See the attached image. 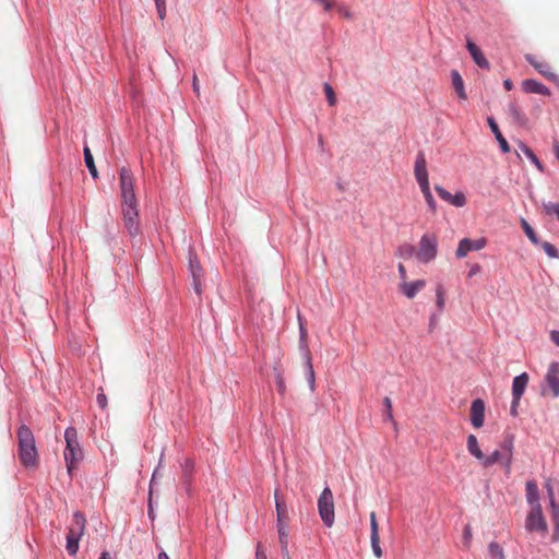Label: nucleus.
<instances>
[{"mask_svg": "<svg viewBox=\"0 0 559 559\" xmlns=\"http://www.w3.org/2000/svg\"><path fill=\"white\" fill-rule=\"evenodd\" d=\"M158 559H170V558L167 556V554H166V552H164V551H163V552H160V554L158 555Z\"/></svg>", "mask_w": 559, "mask_h": 559, "instance_id": "62", "label": "nucleus"}, {"mask_svg": "<svg viewBox=\"0 0 559 559\" xmlns=\"http://www.w3.org/2000/svg\"><path fill=\"white\" fill-rule=\"evenodd\" d=\"M157 475H158V469H155L153 473L152 479H151V485L156 480Z\"/></svg>", "mask_w": 559, "mask_h": 559, "instance_id": "60", "label": "nucleus"}, {"mask_svg": "<svg viewBox=\"0 0 559 559\" xmlns=\"http://www.w3.org/2000/svg\"><path fill=\"white\" fill-rule=\"evenodd\" d=\"M383 405H384V417L386 420H390L392 421L393 424H395L394 421V418H393V413H392V401L390 397L385 396L383 399Z\"/></svg>", "mask_w": 559, "mask_h": 559, "instance_id": "33", "label": "nucleus"}, {"mask_svg": "<svg viewBox=\"0 0 559 559\" xmlns=\"http://www.w3.org/2000/svg\"><path fill=\"white\" fill-rule=\"evenodd\" d=\"M471 537H472L471 527L467 525L464 530V539H465V543L467 546L469 545Z\"/></svg>", "mask_w": 559, "mask_h": 559, "instance_id": "51", "label": "nucleus"}, {"mask_svg": "<svg viewBox=\"0 0 559 559\" xmlns=\"http://www.w3.org/2000/svg\"><path fill=\"white\" fill-rule=\"evenodd\" d=\"M158 17L164 20L166 16V0L155 1Z\"/></svg>", "mask_w": 559, "mask_h": 559, "instance_id": "43", "label": "nucleus"}, {"mask_svg": "<svg viewBox=\"0 0 559 559\" xmlns=\"http://www.w3.org/2000/svg\"><path fill=\"white\" fill-rule=\"evenodd\" d=\"M298 322H299V334H300L299 345H300V349L304 352V356L306 359L307 380L309 382L311 391H313L314 383H316V376H314V370H313L312 360H311V353H310V349H309L308 343H307L308 332H307L305 322L302 321V318L300 314H298Z\"/></svg>", "mask_w": 559, "mask_h": 559, "instance_id": "8", "label": "nucleus"}, {"mask_svg": "<svg viewBox=\"0 0 559 559\" xmlns=\"http://www.w3.org/2000/svg\"><path fill=\"white\" fill-rule=\"evenodd\" d=\"M520 148L523 152V154L531 159V162L537 167V169L542 173H544L545 168L544 165L540 163V160L537 158V156L534 154V152L525 144H520Z\"/></svg>", "mask_w": 559, "mask_h": 559, "instance_id": "27", "label": "nucleus"}, {"mask_svg": "<svg viewBox=\"0 0 559 559\" xmlns=\"http://www.w3.org/2000/svg\"><path fill=\"white\" fill-rule=\"evenodd\" d=\"M66 449L63 457L66 461L68 474L72 477L74 471L78 468L79 463L83 459V452L78 440L76 429L69 427L64 432Z\"/></svg>", "mask_w": 559, "mask_h": 559, "instance_id": "3", "label": "nucleus"}, {"mask_svg": "<svg viewBox=\"0 0 559 559\" xmlns=\"http://www.w3.org/2000/svg\"><path fill=\"white\" fill-rule=\"evenodd\" d=\"M337 10H338V12H340L344 17H346V19H350V17H352V13H350V11H349L346 7H344V5H340Z\"/></svg>", "mask_w": 559, "mask_h": 559, "instance_id": "49", "label": "nucleus"}, {"mask_svg": "<svg viewBox=\"0 0 559 559\" xmlns=\"http://www.w3.org/2000/svg\"><path fill=\"white\" fill-rule=\"evenodd\" d=\"M550 338L551 341L557 345L559 346V330L558 331H552L550 333Z\"/></svg>", "mask_w": 559, "mask_h": 559, "instance_id": "52", "label": "nucleus"}, {"mask_svg": "<svg viewBox=\"0 0 559 559\" xmlns=\"http://www.w3.org/2000/svg\"><path fill=\"white\" fill-rule=\"evenodd\" d=\"M255 559H267L266 554L260 543L257 545Z\"/></svg>", "mask_w": 559, "mask_h": 559, "instance_id": "46", "label": "nucleus"}, {"mask_svg": "<svg viewBox=\"0 0 559 559\" xmlns=\"http://www.w3.org/2000/svg\"><path fill=\"white\" fill-rule=\"evenodd\" d=\"M397 270H399V275H400L401 282L406 281L407 273H406V269H405L404 264L400 263L397 266Z\"/></svg>", "mask_w": 559, "mask_h": 559, "instance_id": "47", "label": "nucleus"}, {"mask_svg": "<svg viewBox=\"0 0 559 559\" xmlns=\"http://www.w3.org/2000/svg\"><path fill=\"white\" fill-rule=\"evenodd\" d=\"M503 85H504V87H506V90H507V91H510V90L512 88V86H513V85H512V82H511L510 80H506V81L503 82Z\"/></svg>", "mask_w": 559, "mask_h": 559, "instance_id": "56", "label": "nucleus"}, {"mask_svg": "<svg viewBox=\"0 0 559 559\" xmlns=\"http://www.w3.org/2000/svg\"><path fill=\"white\" fill-rule=\"evenodd\" d=\"M525 530L530 533H538L542 537L547 535L548 524L540 504L531 508L525 519Z\"/></svg>", "mask_w": 559, "mask_h": 559, "instance_id": "7", "label": "nucleus"}, {"mask_svg": "<svg viewBox=\"0 0 559 559\" xmlns=\"http://www.w3.org/2000/svg\"><path fill=\"white\" fill-rule=\"evenodd\" d=\"M275 507L277 513V525L287 524L289 520L288 509L286 502L283 498L278 497L277 491H275Z\"/></svg>", "mask_w": 559, "mask_h": 559, "instance_id": "19", "label": "nucleus"}, {"mask_svg": "<svg viewBox=\"0 0 559 559\" xmlns=\"http://www.w3.org/2000/svg\"><path fill=\"white\" fill-rule=\"evenodd\" d=\"M527 62L533 66L542 75L547 78L548 80H555L556 74L551 71V67L546 61H538L536 57L527 55Z\"/></svg>", "mask_w": 559, "mask_h": 559, "instance_id": "17", "label": "nucleus"}, {"mask_svg": "<svg viewBox=\"0 0 559 559\" xmlns=\"http://www.w3.org/2000/svg\"><path fill=\"white\" fill-rule=\"evenodd\" d=\"M488 550L491 556V559H506L503 549L498 543H490L488 546Z\"/></svg>", "mask_w": 559, "mask_h": 559, "instance_id": "29", "label": "nucleus"}, {"mask_svg": "<svg viewBox=\"0 0 559 559\" xmlns=\"http://www.w3.org/2000/svg\"><path fill=\"white\" fill-rule=\"evenodd\" d=\"M281 550H282L283 559H292L289 551H288V546H285V545L281 546Z\"/></svg>", "mask_w": 559, "mask_h": 559, "instance_id": "54", "label": "nucleus"}, {"mask_svg": "<svg viewBox=\"0 0 559 559\" xmlns=\"http://www.w3.org/2000/svg\"><path fill=\"white\" fill-rule=\"evenodd\" d=\"M487 245V240L485 238L478 239H469L463 238L460 240L455 255L459 259L466 257L471 251H479L484 249Z\"/></svg>", "mask_w": 559, "mask_h": 559, "instance_id": "10", "label": "nucleus"}, {"mask_svg": "<svg viewBox=\"0 0 559 559\" xmlns=\"http://www.w3.org/2000/svg\"><path fill=\"white\" fill-rule=\"evenodd\" d=\"M436 305L439 311H442L444 309L445 305V297H444V289L442 285H438L436 288Z\"/></svg>", "mask_w": 559, "mask_h": 559, "instance_id": "32", "label": "nucleus"}, {"mask_svg": "<svg viewBox=\"0 0 559 559\" xmlns=\"http://www.w3.org/2000/svg\"><path fill=\"white\" fill-rule=\"evenodd\" d=\"M554 151H555V155L556 157L558 158L559 160V143L558 142H555L554 144Z\"/></svg>", "mask_w": 559, "mask_h": 559, "instance_id": "57", "label": "nucleus"}, {"mask_svg": "<svg viewBox=\"0 0 559 559\" xmlns=\"http://www.w3.org/2000/svg\"><path fill=\"white\" fill-rule=\"evenodd\" d=\"M370 539H371V548H372L373 555L380 559L383 555L382 549L380 547V537L370 538Z\"/></svg>", "mask_w": 559, "mask_h": 559, "instance_id": "41", "label": "nucleus"}, {"mask_svg": "<svg viewBox=\"0 0 559 559\" xmlns=\"http://www.w3.org/2000/svg\"><path fill=\"white\" fill-rule=\"evenodd\" d=\"M487 122H488L492 133L495 134L497 141L499 142L501 151L503 153H508L510 151V146H509L507 140L504 139V136L502 135V133L500 132L499 127L496 123L495 119L489 117L487 119Z\"/></svg>", "mask_w": 559, "mask_h": 559, "instance_id": "21", "label": "nucleus"}, {"mask_svg": "<svg viewBox=\"0 0 559 559\" xmlns=\"http://www.w3.org/2000/svg\"><path fill=\"white\" fill-rule=\"evenodd\" d=\"M508 114L511 117L512 121L520 127H525L528 122V118L526 117L525 112L522 110V108L518 105L516 102H512L509 104Z\"/></svg>", "mask_w": 559, "mask_h": 559, "instance_id": "18", "label": "nucleus"}, {"mask_svg": "<svg viewBox=\"0 0 559 559\" xmlns=\"http://www.w3.org/2000/svg\"><path fill=\"white\" fill-rule=\"evenodd\" d=\"M526 499L530 503L531 508H534L536 504L539 503V491L537 485L530 480L526 483Z\"/></svg>", "mask_w": 559, "mask_h": 559, "instance_id": "23", "label": "nucleus"}, {"mask_svg": "<svg viewBox=\"0 0 559 559\" xmlns=\"http://www.w3.org/2000/svg\"><path fill=\"white\" fill-rule=\"evenodd\" d=\"M466 48H467L468 52L471 53L474 62L479 68L487 69V70L490 68L488 60L485 58L484 53L481 52V50L479 49V47L476 44H474L471 40H467Z\"/></svg>", "mask_w": 559, "mask_h": 559, "instance_id": "16", "label": "nucleus"}, {"mask_svg": "<svg viewBox=\"0 0 559 559\" xmlns=\"http://www.w3.org/2000/svg\"><path fill=\"white\" fill-rule=\"evenodd\" d=\"M414 175L420 189L430 187L427 171V163L423 152H419L416 156L414 165Z\"/></svg>", "mask_w": 559, "mask_h": 559, "instance_id": "11", "label": "nucleus"}, {"mask_svg": "<svg viewBox=\"0 0 559 559\" xmlns=\"http://www.w3.org/2000/svg\"><path fill=\"white\" fill-rule=\"evenodd\" d=\"M324 7V10L329 11L334 7V2L331 0H318Z\"/></svg>", "mask_w": 559, "mask_h": 559, "instance_id": "50", "label": "nucleus"}, {"mask_svg": "<svg viewBox=\"0 0 559 559\" xmlns=\"http://www.w3.org/2000/svg\"><path fill=\"white\" fill-rule=\"evenodd\" d=\"M558 539H559V530H557V525H555L554 540L557 542Z\"/></svg>", "mask_w": 559, "mask_h": 559, "instance_id": "59", "label": "nucleus"}, {"mask_svg": "<svg viewBox=\"0 0 559 559\" xmlns=\"http://www.w3.org/2000/svg\"><path fill=\"white\" fill-rule=\"evenodd\" d=\"M426 286L425 280H417L414 282H401L399 290L408 299H413Z\"/></svg>", "mask_w": 559, "mask_h": 559, "instance_id": "13", "label": "nucleus"}, {"mask_svg": "<svg viewBox=\"0 0 559 559\" xmlns=\"http://www.w3.org/2000/svg\"><path fill=\"white\" fill-rule=\"evenodd\" d=\"M521 225H522V228H523L525 235L527 236V238L534 245H538L539 243L538 238H537L534 229L532 228V226L525 219H522Z\"/></svg>", "mask_w": 559, "mask_h": 559, "instance_id": "30", "label": "nucleus"}, {"mask_svg": "<svg viewBox=\"0 0 559 559\" xmlns=\"http://www.w3.org/2000/svg\"><path fill=\"white\" fill-rule=\"evenodd\" d=\"M396 254L403 259H411L413 255L416 257V248L411 243H403L397 248Z\"/></svg>", "mask_w": 559, "mask_h": 559, "instance_id": "28", "label": "nucleus"}, {"mask_svg": "<svg viewBox=\"0 0 559 559\" xmlns=\"http://www.w3.org/2000/svg\"><path fill=\"white\" fill-rule=\"evenodd\" d=\"M193 288L198 296L202 293V286H201V277L193 280Z\"/></svg>", "mask_w": 559, "mask_h": 559, "instance_id": "48", "label": "nucleus"}, {"mask_svg": "<svg viewBox=\"0 0 559 559\" xmlns=\"http://www.w3.org/2000/svg\"><path fill=\"white\" fill-rule=\"evenodd\" d=\"M548 495L550 500L552 520L555 522V525H557V530L559 531V504L555 500L554 490L551 486H548Z\"/></svg>", "mask_w": 559, "mask_h": 559, "instance_id": "26", "label": "nucleus"}, {"mask_svg": "<svg viewBox=\"0 0 559 559\" xmlns=\"http://www.w3.org/2000/svg\"><path fill=\"white\" fill-rule=\"evenodd\" d=\"M513 454V437H508L500 448L493 451L490 455L486 456L483 462L484 467H489L496 463L504 465L507 473L510 472Z\"/></svg>", "mask_w": 559, "mask_h": 559, "instance_id": "4", "label": "nucleus"}, {"mask_svg": "<svg viewBox=\"0 0 559 559\" xmlns=\"http://www.w3.org/2000/svg\"><path fill=\"white\" fill-rule=\"evenodd\" d=\"M450 204L462 207L466 204V197L463 192H457L454 195H452V199L450 201Z\"/></svg>", "mask_w": 559, "mask_h": 559, "instance_id": "37", "label": "nucleus"}, {"mask_svg": "<svg viewBox=\"0 0 559 559\" xmlns=\"http://www.w3.org/2000/svg\"><path fill=\"white\" fill-rule=\"evenodd\" d=\"M542 248L544 249V251L546 252V254L549 258L556 259L559 257V252H558L557 248L554 245H551L550 242H547V241L543 242Z\"/></svg>", "mask_w": 559, "mask_h": 559, "instance_id": "38", "label": "nucleus"}, {"mask_svg": "<svg viewBox=\"0 0 559 559\" xmlns=\"http://www.w3.org/2000/svg\"><path fill=\"white\" fill-rule=\"evenodd\" d=\"M546 382L554 397L559 396V362L550 364L546 374Z\"/></svg>", "mask_w": 559, "mask_h": 559, "instance_id": "14", "label": "nucleus"}, {"mask_svg": "<svg viewBox=\"0 0 559 559\" xmlns=\"http://www.w3.org/2000/svg\"><path fill=\"white\" fill-rule=\"evenodd\" d=\"M96 400H97V404L99 407H102V408L107 407V396L105 395L103 390L97 394Z\"/></svg>", "mask_w": 559, "mask_h": 559, "instance_id": "45", "label": "nucleus"}, {"mask_svg": "<svg viewBox=\"0 0 559 559\" xmlns=\"http://www.w3.org/2000/svg\"><path fill=\"white\" fill-rule=\"evenodd\" d=\"M370 538L380 537L379 535V524L377 521V516L374 512L370 513Z\"/></svg>", "mask_w": 559, "mask_h": 559, "instance_id": "34", "label": "nucleus"}, {"mask_svg": "<svg viewBox=\"0 0 559 559\" xmlns=\"http://www.w3.org/2000/svg\"><path fill=\"white\" fill-rule=\"evenodd\" d=\"M190 272L193 280L201 277L202 267L198 261L190 259Z\"/></svg>", "mask_w": 559, "mask_h": 559, "instance_id": "39", "label": "nucleus"}, {"mask_svg": "<svg viewBox=\"0 0 559 559\" xmlns=\"http://www.w3.org/2000/svg\"><path fill=\"white\" fill-rule=\"evenodd\" d=\"M83 153H84V162H85L86 167L88 168L90 174L92 175V177L94 179L98 178V171L95 166L91 150L87 146H85Z\"/></svg>", "mask_w": 559, "mask_h": 559, "instance_id": "25", "label": "nucleus"}, {"mask_svg": "<svg viewBox=\"0 0 559 559\" xmlns=\"http://www.w3.org/2000/svg\"><path fill=\"white\" fill-rule=\"evenodd\" d=\"M519 404H514V400L512 401V406H511V414L513 416L516 415V407H518Z\"/></svg>", "mask_w": 559, "mask_h": 559, "instance_id": "58", "label": "nucleus"}, {"mask_svg": "<svg viewBox=\"0 0 559 559\" xmlns=\"http://www.w3.org/2000/svg\"><path fill=\"white\" fill-rule=\"evenodd\" d=\"M435 190L436 192L438 193V195L443 200V201H447L450 203L451 199H452V194L447 191L444 188H442L441 186H436L435 187Z\"/></svg>", "mask_w": 559, "mask_h": 559, "instance_id": "42", "label": "nucleus"}, {"mask_svg": "<svg viewBox=\"0 0 559 559\" xmlns=\"http://www.w3.org/2000/svg\"><path fill=\"white\" fill-rule=\"evenodd\" d=\"M99 559H111V558H110V556H109V554L107 551H104V552H102Z\"/></svg>", "mask_w": 559, "mask_h": 559, "instance_id": "61", "label": "nucleus"}, {"mask_svg": "<svg viewBox=\"0 0 559 559\" xmlns=\"http://www.w3.org/2000/svg\"><path fill=\"white\" fill-rule=\"evenodd\" d=\"M452 83L461 99H466L467 95L464 90V82L460 73L455 70L452 71Z\"/></svg>", "mask_w": 559, "mask_h": 559, "instance_id": "24", "label": "nucleus"}, {"mask_svg": "<svg viewBox=\"0 0 559 559\" xmlns=\"http://www.w3.org/2000/svg\"><path fill=\"white\" fill-rule=\"evenodd\" d=\"M544 211L547 215H556L559 221V203H544Z\"/></svg>", "mask_w": 559, "mask_h": 559, "instance_id": "36", "label": "nucleus"}, {"mask_svg": "<svg viewBox=\"0 0 559 559\" xmlns=\"http://www.w3.org/2000/svg\"><path fill=\"white\" fill-rule=\"evenodd\" d=\"M86 526L85 516L76 511L73 513L72 523L69 526L67 535V550L70 555H75L79 550V540L83 536Z\"/></svg>", "mask_w": 559, "mask_h": 559, "instance_id": "5", "label": "nucleus"}, {"mask_svg": "<svg viewBox=\"0 0 559 559\" xmlns=\"http://www.w3.org/2000/svg\"><path fill=\"white\" fill-rule=\"evenodd\" d=\"M528 383V374L523 372L522 374L515 377L512 383V396L514 399V404H519L526 386Z\"/></svg>", "mask_w": 559, "mask_h": 559, "instance_id": "15", "label": "nucleus"}, {"mask_svg": "<svg viewBox=\"0 0 559 559\" xmlns=\"http://www.w3.org/2000/svg\"><path fill=\"white\" fill-rule=\"evenodd\" d=\"M324 93L326 95L329 104L331 106L335 105V103H336L335 93H334L332 86L329 83L324 84Z\"/></svg>", "mask_w": 559, "mask_h": 559, "instance_id": "40", "label": "nucleus"}, {"mask_svg": "<svg viewBox=\"0 0 559 559\" xmlns=\"http://www.w3.org/2000/svg\"><path fill=\"white\" fill-rule=\"evenodd\" d=\"M424 197H425V200L430 209V211L432 213H436L437 211V204H436V201L432 197V193H431V190H430V187H427V188H424V189H420Z\"/></svg>", "mask_w": 559, "mask_h": 559, "instance_id": "31", "label": "nucleus"}, {"mask_svg": "<svg viewBox=\"0 0 559 559\" xmlns=\"http://www.w3.org/2000/svg\"><path fill=\"white\" fill-rule=\"evenodd\" d=\"M438 254V239L433 234H424L418 242L416 258L421 263H429Z\"/></svg>", "mask_w": 559, "mask_h": 559, "instance_id": "6", "label": "nucleus"}, {"mask_svg": "<svg viewBox=\"0 0 559 559\" xmlns=\"http://www.w3.org/2000/svg\"><path fill=\"white\" fill-rule=\"evenodd\" d=\"M479 271H480V265L475 264V265H473V266H472V269L469 270V272H468V276L471 277V276H473V275L477 274Z\"/></svg>", "mask_w": 559, "mask_h": 559, "instance_id": "55", "label": "nucleus"}, {"mask_svg": "<svg viewBox=\"0 0 559 559\" xmlns=\"http://www.w3.org/2000/svg\"><path fill=\"white\" fill-rule=\"evenodd\" d=\"M278 385H280V388H282V386H283V382H282V380H280V381H278Z\"/></svg>", "mask_w": 559, "mask_h": 559, "instance_id": "63", "label": "nucleus"}, {"mask_svg": "<svg viewBox=\"0 0 559 559\" xmlns=\"http://www.w3.org/2000/svg\"><path fill=\"white\" fill-rule=\"evenodd\" d=\"M523 88L527 93H534V94H539V95H545V96L550 95V90L546 85H544L535 80L523 81Z\"/></svg>", "mask_w": 559, "mask_h": 559, "instance_id": "20", "label": "nucleus"}, {"mask_svg": "<svg viewBox=\"0 0 559 559\" xmlns=\"http://www.w3.org/2000/svg\"><path fill=\"white\" fill-rule=\"evenodd\" d=\"M466 447L467 451L483 464L485 454L480 450L477 438L474 435L467 437Z\"/></svg>", "mask_w": 559, "mask_h": 559, "instance_id": "22", "label": "nucleus"}, {"mask_svg": "<svg viewBox=\"0 0 559 559\" xmlns=\"http://www.w3.org/2000/svg\"><path fill=\"white\" fill-rule=\"evenodd\" d=\"M287 524L277 525L278 540L281 546H288V533L286 531Z\"/></svg>", "mask_w": 559, "mask_h": 559, "instance_id": "35", "label": "nucleus"}, {"mask_svg": "<svg viewBox=\"0 0 559 559\" xmlns=\"http://www.w3.org/2000/svg\"><path fill=\"white\" fill-rule=\"evenodd\" d=\"M17 455L21 464L26 468H36L39 463L35 438L26 425L17 430Z\"/></svg>", "mask_w": 559, "mask_h": 559, "instance_id": "2", "label": "nucleus"}, {"mask_svg": "<svg viewBox=\"0 0 559 559\" xmlns=\"http://www.w3.org/2000/svg\"><path fill=\"white\" fill-rule=\"evenodd\" d=\"M485 419V403L480 399H476L471 405V423L475 428H480Z\"/></svg>", "mask_w": 559, "mask_h": 559, "instance_id": "12", "label": "nucleus"}, {"mask_svg": "<svg viewBox=\"0 0 559 559\" xmlns=\"http://www.w3.org/2000/svg\"><path fill=\"white\" fill-rule=\"evenodd\" d=\"M193 471V462L190 460H186L183 464V474L186 477H191Z\"/></svg>", "mask_w": 559, "mask_h": 559, "instance_id": "44", "label": "nucleus"}, {"mask_svg": "<svg viewBox=\"0 0 559 559\" xmlns=\"http://www.w3.org/2000/svg\"><path fill=\"white\" fill-rule=\"evenodd\" d=\"M134 176L127 167L119 169V186L121 195V211L124 227L130 236L134 237L140 233V219L138 200L134 192Z\"/></svg>", "mask_w": 559, "mask_h": 559, "instance_id": "1", "label": "nucleus"}, {"mask_svg": "<svg viewBox=\"0 0 559 559\" xmlns=\"http://www.w3.org/2000/svg\"><path fill=\"white\" fill-rule=\"evenodd\" d=\"M192 86H193L194 93H197V95H199V93H200V85H199L198 76L195 74L193 75V84H192Z\"/></svg>", "mask_w": 559, "mask_h": 559, "instance_id": "53", "label": "nucleus"}, {"mask_svg": "<svg viewBox=\"0 0 559 559\" xmlns=\"http://www.w3.org/2000/svg\"><path fill=\"white\" fill-rule=\"evenodd\" d=\"M318 511L322 522L331 527L334 523V499L329 487L323 489L318 499Z\"/></svg>", "mask_w": 559, "mask_h": 559, "instance_id": "9", "label": "nucleus"}]
</instances>
